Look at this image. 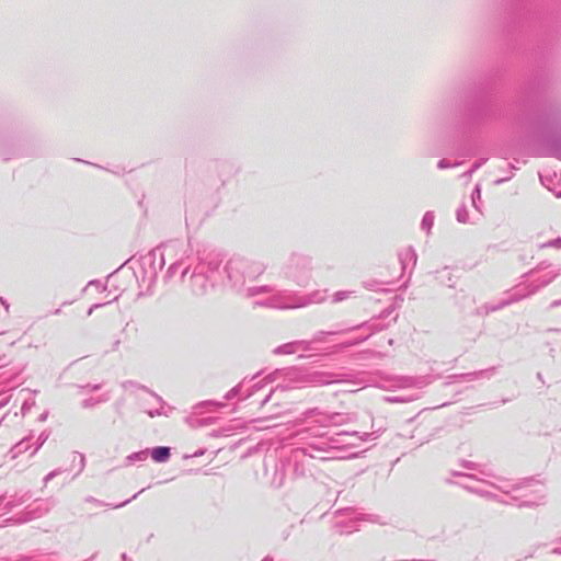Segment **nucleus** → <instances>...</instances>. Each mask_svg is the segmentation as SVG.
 <instances>
[{"mask_svg": "<svg viewBox=\"0 0 561 561\" xmlns=\"http://www.w3.org/2000/svg\"><path fill=\"white\" fill-rule=\"evenodd\" d=\"M151 457L156 462H164L170 457V448L157 447L152 450Z\"/></svg>", "mask_w": 561, "mask_h": 561, "instance_id": "nucleus-1", "label": "nucleus"}]
</instances>
